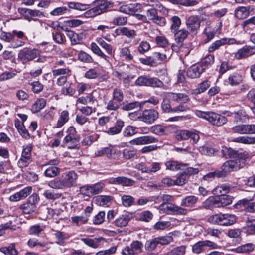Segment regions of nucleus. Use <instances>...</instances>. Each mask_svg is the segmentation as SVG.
Here are the masks:
<instances>
[{"label": "nucleus", "instance_id": "nucleus-43", "mask_svg": "<svg viewBox=\"0 0 255 255\" xmlns=\"http://www.w3.org/2000/svg\"><path fill=\"white\" fill-rule=\"evenodd\" d=\"M234 114V122L237 123L244 122L246 119V112L243 110H239L235 112Z\"/></svg>", "mask_w": 255, "mask_h": 255}, {"label": "nucleus", "instance_id": "nucleus-58", "mask_svg": "<svg viewBox=\"0 0 255 255\" xmlns=\"http://www.w3.org/2000/svg\"><path fill=\"white\" fill-rule=\"evenodd\" d=\"M159 244L157 238L148 240L145 244V248L149 251L154 250Z\"/></svg>", "mask_w": 255, "mask_h": 255}, {"label": "nucleus", "instance_id": "nucleus-54", "mask_svg": "<svg viewBox=\"0 0 255 255\" xmlns=\"http://www.w3.org/2000/svg\"><path fill=\"white\" fill-rule=\"evenodd\" d=\"M210 86V82L205 80L198 85V87L195 90L194 93L198 94L204 92Z\"/></svg>", "mask_w": 255, "mask_h": 255}, {"label": "nucleus", "instance_id": "nucleus-44", "mask_svg": "<svg viewBox=\"0 0 255 255\" xmlns=\"http://www.w3.org/2000/svg\"><path fill=\"white\" fill-rule=\"evenodd\" d=\"M45 227L39 224H36L30 227L28 234L31 235L39 236L40 233L44 230Z\"/></svg>", "mask_w": 255, "mask_h": 255}, {"label": "nucleus", "instance_id": "nucleus-21", "mask_svg": "<svg viewBox=\"0 0 255 255\" xmlns=\"http://www.w3.org/2000/svg\"><path fill=\"white\" fill-rule=\"evenodd\" d=\"M166 96L167 98L172 100V101L179 103H185L189 99L187 95L183 93L168 92L166 94Z\"/></svg>", "mask_w": 255, "mask_h": 255}, {"label": "nucleus", "instance_id": "nucleus-19", "mask_svg": "<svg viewBox=\"0 0 255 255\" xmlns=\"http://www.w3.org/2000/svg\"><path fill=\"white\" fill-rule=\"evenodd\" d=\"M172 54V52L169 50H165L162 52H153L151 56L153 57V60H159L161 62H167L168 59L170 58Z\"/></svg>", "mask_w": 255, "mask_h": 255}, {"label": "nucleus", "instance_id": "nucleus-63", "mask_svg": "<svg viewBox=\"0 0 255 255\" xmlns=\"http://www.w3.org/2000/svg\"><path fill=\"white\" fill-rule=\"evenodd\" d=\"M98 43L104 48L109 55H112L113 53L112 47L110 44L106 43L104 40L101 38H99L97 40Z\"/></svg>", "mask_w": 255, "mask_h": 255}, {"label": "nucleus", "instance_id": "nucleus-55", "mask_svg": "<svg viewBox=\"0 0 255 255\" xmlns=\"http://www.w3.org/2000/svg\"><path fill=\"white\" fill-rule=\"evenodd\" d=\"M232 130L234 133L240 134H247L246 124H241L234 126Z\"/></svg>", "mask_w": 255, "mask_h": 255}, {"label": "nucleus", "instance_id": "nucleus-3", "mask_svg": "<svg viewBox=\"0 0 255 255\" xmlns=\"http://www.w3.org/2000/svg\"><path fill=\"white\" fill-rule=\"evenodd\" d=\"M135 84L139 86H151L161 88L163 83L157 78H150L146 76H140L135 81Z\"/></svg>", "mask_w": 255, "mask_h": 255}, {"label": "nucleus", "instance_id": "nucleus-45", "mask_svg": "<svg viewBox=\"0 0 255 255\" xmlns=\"http://www.w3.org/2000/svg\"><path fill=\"white\" fill-rule=\"evenodd\" d=\"M242 80V76L237 73H233L228 77V82L232 86L239 84Z\"/></svg>", "mask_w": 255, "mask_h": 255}, {"label": "nucleus", "instance_id": "nucleus-15", "mask_svg": "<svg viewBox=\"0 0 255 255\" xmlns=\"http://www.w3.org/2000/svg\"><path fill=\"white\" fill-rule=\"evenodd\" d=\"M93 3L101 14L113 6V3L107 0H96Z\"/></svg>", "mask_w": 255, "mask_h": 255}, {"label": "nucleus", "instance_id": "nucleus-60", "mask_svg": "<svg viewBox=\"0 0 255 255\" xmlns=\"http://www.w3.org/2000/svg\"><path fill=\"white\" fill-rule=\"evenodd\" d=\"M105 184L102 182H99L91 185L92 195L98 194L101 193Z\"/></svg>", "mask_w": 255, "mask_h": 255}, {"label": "nucleus", "instance_id": "nucleus-53", "mask_svg": "<svg viewBox=\"0 0 255 255\" xmlns=\"http://www.w3.org/2000/svg\"><path fill=\"white\" fill-rule=\"evenodd\" d=\"M91 50L95 54L103 58L105 60H107L108 56L105 55L100 49L99 46L95 43H92L91 44Z\"/></svg>", "mask_w": 255, "mask_h": 255}, {"label": "nucleus", "instance_id": "nucleus-61", "mask_svg": "<svg viewBox=\"0 0 255 255\" xmlns=\"http://www.w3.org/2000/svg\"><path fill=\"white\" fill-rule=\"evenodd\" d=\"M148 173H155L160 170L161 163L159 162H148Z\"/></svg>", "mask_w": 255, "mask_h": 255}, {"label": "nucleus", "instance_id": "nucleus-25", "mask_svg": "<svg viewBox=\"0 0 255 255\" xmlns=\"http://www.w3.org/2000/svg\"><path fill=\"white\" fill-rule=\"evenodd\" d=\"M255 248V245L252 243L242 245L232 250L237 253L247 254L253 252Z\"/></svg>", "mask_w": 255, "mask_h": 255}, {"label": "nucleus", "instance_id": "nucleus-27", "mask_svg": "<svg viewBox=\"0 0 255 255\" xmlns=\"http://www.w3.org/2000/svg\"><path fill=\"white\" fill-rule=\"evenodd\" d=\"M164 209L174 214L185 215L187 213L186 209L172 204H167Z\"/></svg>", "mask_w": 255, "mask_h": 255}, {"label": "nucleus", "instance_id": "nucleus-46", "mask_svg": "<svg viewBox=\"0 0 255 255\" xmlns=\"http://www.w3.org/2000/svg\"><path fill=\"white\" fill-rule=\"evenodd\" d=\"M249 15V11L245 7H240L235 11L236 17L240 19L246 18Z\"/></svg>", "mask_w": 255, "mask_h": 255}, {"label": "nucleus", "instance_id": "nucleus-16", "mask_svg": "<svg viewBox=\"0 0 255 255\" xmlns=\"http://www.w3.org/2000/svg\"><path fill=\"white\" fill-rule=\"evenodd\" d=\"M228 155L230 157L236 158L235 160H239V163H245V160L249 158V154L246 151L243 152H239V151H236L232 149H228Z\"/></svg>", "mask_w": 255, "mask_h": 255}, {"label": "nucleus", "instance_id": "nucleus-35", "mask_svg": "<svg viewBox=\"0 0 255 255\" xmlns=\"http://www.w3.org/2000/svg\"><path fill=\"white\" fill-rule=\"evenodd\" d=\"M46 104V101L44 98H40L32 105L31 111L33 113H37L43 109Z\"/></svg>", "mask_w": 255, "mask_h": 255}, {"label": "nucleus", "instance_id": "nucleus-6", "mask_svg": "<svg viewBox=\"0 0 255 255\" xmlns=\"http://www.w3.org/2000/svg\"><path fill=\"white\" fill-rule=\"evenodd\" d=\"M39 55V51L37 49L24 48L19 51L18 54V58L24 63L29 61L33 60L36 58Z\"/></svg>", "mask_w": 255, "mask_h": 255}, {"label": "nucleus", "instance_id": "nucleus-9", "mask_svg": "<svg viewBox=\"0 0 255 255\" xmlns=\"http://www.w3.org/2000/svg\"><path fill=\"white\" fill-rule=\"evenodd\" d=\"M159 117V113L153 109H146L142 111L141 121L147 124L153 123Z\"/></svg>", "mask_w": 255, "mask_h": 255}, {"label": "nucleus", "instance_id": "nucleus-12", "mask_svg": "<svg viewBox=\"0 0 255 255\" xmlns=\"http://www.w3.org/2000/svg\"><path fill=\"white\" fill-rule=\"evenodd\" d=\"M32 192V187L27 186L23 188L22 190L17 192L9 197V200L12 202H17L22 200L27 197Z\"/></svg>", "mask_w": 255, "mask_h": 255}, {"label": "nucleus", "instance_id": "nucleus-10", "mask_svg": "<svg viewBox=\"0 0 255 255\" xmlns=\"http://www.w3.org/2000/svg\"><path fill=\"white\" fill-rule=\"evenodd\" d=\"M244 166V163H239V160H231L226 161L222 166V170L225 173L236 171L243 168Z\"/></svg>", "mask_w": 255, "mask_h": 255}, {"label": "nucleus", "instance_id": "nucleus-34", "mask_svg": "<svg viewBox=\"0 0 255 255\" xmlns=\"http://www.w3.org/2000/svg\"><path fill=\"white\" fill-rule=\"evenodd\" d=\"M71 223L76 226H80L86 224L88 221V216L87 215L74 216L71 217Z\"/></svg>", "mask_w": 255, "mask_h": 255}, {"label": "nucleus", "instance_id": "nucleus-24", "mask_svg": "<svg viewBox=\"0 0 255 255\" xmlns=\"http://www.w3.org/2000/svg\"><path fill=\"white\" fill-rule=\"evenodd\" d=\"M140 7V4H130L122 5L120 7V11L126 14L134 15L136 13L137 8Z\"/></svg>", "mask_w": 255, "mask_h": 255}, {"label": "nucleus", "instance_id": "nucleus-56", "mask_svg": "<svg viewBox=\"0 0 255 255\" xmlns=\"http://www.w3.org/2000/svg\"><path fill=\"white\" fill-rule=\"evenodd\" d=\"M137 128L132 126H128L126 127L123 132L124 137H131L136 133V129Z\"/></svg>", "mask_w": 255, "mask_h": 255}, {"label": "nucleus", "instance_id": "nucleus-11", "mask_svg": "<svg viewBox=\"0 0 255 255\" xmlns=\"http://www.w3.org/2000/svg\"><path fill=\"white\" fill-rule=\"evenodd\" d=\"M207 121L213 125L221 126L226 123L227 119L225 116L220 114L214 112H210Z\"/></svg>", "mask_w": 255, "mask_h": 255}, {"label": "nucleus", "instance_id": "nucleus-32", "mask_svg": "<svg viewBox=\"0 0 255 255\" xmlns=\"http://www.w3.org/2000/svg\"><path fill=\"white\" fill-rule=\"evenodd\" d=\"M197 151H198L202 155L207 156L213 155L217 152V151H216L214 148L208 146H203L200 147L198 150H195L194 149V152H192V154L194 153L197 155L198 153L196 152Z\"/></svg>", "mask_w": 255, "mask_h": 255}, {"label": "nucleus", "instance_id": "nucleus-39", "mask_svg": "<svg viewBox=\"0 0 255 255\" xmlns=\"http://www.w3.org/2000/svg\"><path fill=\"white\" fill-rule=\"evenodd\" d=\"M130 220L128 215H122L117 218L114 221L115 226L118 227H123L127 226Z\"/></svg>", "mask_w": 255, "mask_h": 255}, {"label": "nucleus", "instance_id": "nucleus-51", "mask_svg": "<svg viewBox=\"0 0 255 255\" xmlns=\"http://www.w3.org/2000/svg\"><path fill=\"white\" fill-rule=\"evenodd\" d=\"M78 59L84 63H92L93 61L92 57L83 51H80L78 54Z\"/></svg>", "mask_w": 255, "mask_h": 255}, {"label": "nucleus", "instance_id": "nucleus-49", "mask_svg": "<svg viewBox=\"0 0 255 255\" xmlns=\"http://www.w3.org/2000/svg\"><path fill=\"white\" fill-rule=\"evenodd\" d=\"M122 204L124 207H128L133 205L135 199L132 196L124 195L121 198Z\"/></svg>", "mask_w": 255, "mask_h": 255}, {"label": "nucleus", "instance_id": "nucleus-5", "mask_svg": "<svg viewBox=\"0 0 255 255\" xmlns=\"http://www.w3.org/2000/svg\"><path fill=\"white\" fill-rule=\"evenodd\" d=\"M59 163L57 159L50 160L47 163L42 165V167H46L44 170V175L46 177L53 178L57 176L60 172V169L56 166Z\"/></svg>", "mask_w": 255, "mask_h": 255}, {"label": "nucleus", "instance_id": "nucleus-40", "mask_svg": "<svg viewBox=\"0 0 255 255\" xmlns=\"http://www.w3.org/2000/svg\"><path fill=\"white\" fill-rule=\"evenodd\" d=\"M222 225L229 226L233 224L236 221V217L232 214H223Z\"/></svg>", "mask_w": 255, "mask_h": 255}, {"label": "nucleus", "instance_id": "nucleus-50", "mask_svg": "<svg viewBox=\"0 0 255 255\" xmlns=\"http://www.w3.org/2000/svg\"><path fill=\"white\" fill-rule=\"evenodd\" d=\"M66 35L70 39L72 45L77 44L80 43L81 39H80L79 35L74 31L67 30L66 31Z\"/></svg>", "mask_w": 255, "mask_h": 255}, {"label": "nucleus", "instance_id": "nucleus-4", "mask_svg": "<svg viewBox=\"0 0 255 255\" xmlns=\"http://www.w3.org/2000/svg\"><path fill=\"white\" fill-rule=\"evenodd\" d=\"M232 197L226 195L216 198H209L206 200L205 204H209L215 208H220L231 204L232 203Z\"/></svg>", "mask_w": 255, "mask_h": 255}, {"label": "nucleus", "instance_id": "nucleus-13", "mask_svg": "<svg viewBox=\"0 0 255 255\" xmlns=\"http://www.w3.org/2000/svg\"><path fill=\"white\" fill-rule=\"evenodd\" d=\"M109 182L112 184L121 185L124 186H132L135 183L133 180L124 176L111 178L109 179Z\"/></svg>", "mask_w": 255, "mask_h": 255}, {"label": "nucleus", "instance_id": "nucleus-64", "mask_svg": "<svg viewBox=\"0 0 255 255\" xmlns=\"http://www.w3.org/2000/svg\"><path fill=\"white\" fill-rule=\"evenodd\" d=\"M247 98L248 100L253 104V111L255 113V88L251 89L248 93Z\"/></svg>", "mask_w": 255, "mask_h": 255}, {"label": "nucleus", "instance_id": "nucleus-57", "mask_svg": "<svg viewBox=\"0 0 255 255\" xmlns=\"http://www.w3.org/2000/svg\"><path fill=\"white\" fill-rule=\"evenodd\" d=\"M223 214H217L210 216L208 221L213 224H219L222 225Z\"/></svg>", "mask_w": 255, "mask_h": 255}, {"label": "nucleus", "instance_id": "nucleus-1", "mask_svg": "<svg viewBox=\"0 0 255 255\" xmlns=\"http://www.w3.org/2000/svg\"><path fill=\"white\" fill-rule=\"evenodd\" d=\"M78 174L74 171H66L58 177L48 183L49 187L54 189L63 190L70 188L76 184Z\"/></svg>", "mask_w": 255, "mask_h": 255}, {"label": "nucleus", "instance_id": "nucleus-41", "mask_svg": "<svg viewBox=\"0 0 255 255\" xmlns=\"http://www.w3.org/2000/svg\"><path fill=\"white\" fill-rule=\"evenodd\" d=\"M43 196L48 200H55L61 198L62 196L61 193L56 192L53 190H46L43 193Z\"/></svg>", "mask_w": 255, "mask_h": 255}, {"label": "nucleus", "instance_id": "nucleus-29", "mask_svg": "<svg viewBox=\"0 0 255 255\" xmlns=\"http://www.w3.org/2000/svg\"><path fill=\"white\" fill-rule=\"evenodd\" d=\"M0 252L5 255H18V251L15 248V243H11L7 247L0 248Z\"/></svg>", "mask_w": 255, "mask_h": 255}, {"label": "nucleus", "instance_id": "nucleus-8", "mask_svg": "<svg viewBox=\"0 0 255 255\" xmlns=\"http://www.w3.org/2000/svg\"><path fill=\"white\" fill-rule=\"evenodd\" d=\"M97 156H105L109 159L117 158L120 155V151L112 146L102 148L95 152Z\"/></svg>", "mask_w": 255, "mask_h": 255}, {"label": "nucleus", "instance_id": "nucleus-18", "mask_svg": "<svg viewBox=\"0 0 255 255\" xmlns=\"http://www.w3.org/2000/svg\"><path fill=\"white\" fill-rule=\"evenodd\" d=\"M165 165L167 169L173 171L184 170L187 168V165L177 161L170 160L165 162Z\"/></svg>", "mask_w": 255, "mask_h": 255}, {"label": "nucleus", "instance_id": "nucleus-22", "mask_svg": "<svg viewBox=\"0 0 255 255\" xmlns=\"http://www.w3.org/2000/svg\"><path fill=\"white\" fill-rule=\"evenodd\" d=\"M169 128L170 127L155 125L150 127V131L157 135H163L169 132Z\"/></svg>", "mask_w": 255, "mask_h": 255}, {"label": "nucleus", "instance_id": "nucleus-48", "mask_svg": "<svg viewBox=\"0 0 255 255\" xmlns=\"http://www.w3.org/2000/svg\"><path fill=\"white\" fill-rule=\"evenodd\" d=\"M36 205H34L28 201L23 204L20 206V209L25 214H30L36 210Z\"/></svg>", "mask_w": 255, "mask_h": 255}, {"label": "nucleus", "instance_id": "nucleus-17", "mask_svg": "<svg viewBox=\"0 0 255 255\" xmlns=\"http://www.w3.org/2000/svg\"><path fill=\"white\" fill-rule=\"evenodd\" d=\"M158 142V139L153 136L145 135L140 136L133 139L131 141L132 144L141 145L150 143H156Z\"/></svg>", "mask_w": 255, "mask_h": 255}, {"label": "nucleus", "instance_id": "nucleus-37", "mask_svg": "<svg viewBox=\"0 0 255 255\" xmlns=\"http://www.w3.org/2000/svg\"><path fill=\"white\" fill-rule=\"evenodd\" d=\"M172 33L174 34L175 40L177 43L182 42L188 35V32L184 29L173 31Z\"/></svg>", "mask_w": 255, "mask_h": 255}, {"label": "nucleus", "instance_id": "nucleus-7", "mask_svg": "<svg viewBox=\"0 0 255 255\" xmlns=\"http://www.w3.org/2000/svg\"><path fill=\"white\" fill-rule=\"evenodd\" d=\"M18 12L24 14L25 19L29 22L31 20L36 21L38 18L44 16L43 12L37 9L19 8Z\"/></svg>", "mask_w": 255, "mask_h": 255}, {"label": "nucleus", "instance_id": "nucleus-42", "mask_svg": "<svg viewBox=\"0 0 255 255\" xmlns=\"http://www.w3.org/2000/svg\"><path fill=\"white\" fill-rule=\"evenodd\" d=\"M205 67L200 63L192 65V78H198L205 71Z\"/></svg>", "mask_w": 255, "mask_h": 255}, {"label": "nucleus", "instance_id": "nucleus-2", "mask_svg": "<svg viewBox=\"0 0 255 255\" xmlns=\"http://www.w3.org/2000/svg\"><path fill=\"white\" fill-rule=\"evenodd\" d=\"M68 134L64 137L63 146L69 149H76L79 146L80 136L77 134L75 128L70 127L67 129Z\"/></svg>", "mask_w": 255, "mask_h": 255}, {"label": "nucleus", "instance_id": "nucleus-14", "mask_svg": "<svg viewBox=\"0 0 255 255\" xmlns=\"http://www.w3.org/2000/svg\"><path fill=\"white\" fill-rule=\"evenodd\" d=\"M255 53V47L245 46L239 49L235 53V57L237 59H241L249 57Z\"/></svg>", "mask_w": 255, "mask_h": 255}, {"label": "nucleus", "instance_id": "nucleus-38", "mask_svg": "<svg viewBox=\"0 0 255 255\" xmlns=\"http://www.w3.org/2000/svg\"><path fill=\"white\" fill-rule=\"evenodd\" d=\"M69 119V112L67 110H63L60 114L57 121V126L58 128L62 127Z\"/></svg>", "mask_w": 255, "mask_h": 255}, {"label": "nucleus", "instance_id": "nucleus-47", "mask_svg": "<svg viewBox=\"0 0 255 255\" xmlns=\"http://www.w3.org/2000/svg\"><path fill=\"white\" fill-rule=\"evenodd\" d=\"M120 55L128 61L131 60L133 58V56L131 54L129 47H123L121 48L120 50Z\"/></svg>", "mask_w": 255, "mask_h": 255}, {"label": "nucleus", "instance_id": "nucleus-59", "mask_svg": "<svg viewBox=\"0 0 255 255\" xmlns=\"http://www.w3.org/2000/svg\"><path fill=\"white\" fill-rule=\"evenodd\" d=\"M150 49V45L147 41H141L138 47V51L140 54H144Z\"/></svg>", "mask_w": 255, "mask_h": 255}, {"label": "nucleus", "instance_id": "nucleus-26", "mask_svg": "<svg viewBox=\"0 0 255 255\" xmlns=\"http://www.w3.org/2000/svg\"><path fill=\"white\" fill-rule=\"evenodd\" d=\"M124 126V122L121 120H118L116 121L115 126L110 128L106 132L110 135L117 134L120 133Z\"/></svg>", "mask_w": 255, "mask_h": 255}, {"label": "nucleus", "instance_id": "nucleus-62", "mask_svg": "<svg viewBox=\"0 0 255 255\" xmlns=\"http://www.w3.org/2000/svg\"><path fill=\"white\" fill-rule=\"evenodd\" d=\"M241 233V232L240 229H231L228 231V236L230 238L236 239V241L239 243L241 241V238L240 237Z\"/></svg>", "mask_w": 255, "mask_h": 255}, {"label": "nucleus", "instance_id": "nucleus-33", "mask_svg": "<svg viewBox=\"0 0 255 255\" xmlns=\"http://www.w3.org/2000/svg\"><path fill=\"white\" fill-rule=\"evenodd\" d=\"M230 187L225 185L223 184L215 187L212 191L213 194L217 197L226 195L229 192Z\"/></svg>", "mask_w": 255, "mask_h": 255}, {"label": "nucleus", "instance_id": "nucleus-31", "mask_svg": "<svg viewBox=\"0 0 255 255\" xmlns=\"http://www.w3.org/2000/svg\"><path fill=\"white\" fill-rule=\"evenodd\" d=\"M104 238H98L92 239L88 238H81V240L88 246L93 248H97L99 246L100 243L101 241H103Z\"/></svg>", "mask_w": 255, "mask_h": 255}, {"label": "nucleus", "instance_id": "nucleus-30", "mask_svg": "<svg viewBox=\"0 0 255 255\" xmlns=\"http://www.w3.org/2000/svg\"><path fill=\"white\" fill-rule=\"evenodd\" d=\"M76 122L81 125H83L86 124L87 122H88L89 124L90 125V127L88 128L87 130L89 132H93V130L95 128V125L93 123H91L88 121V118L83 115L78 114L76 117Z\"/></svg>", "mask_w": 255, "mask_h": 255}, {"label": "nucleus", "instance_id": "nucleus-23", "mask_svg": "<svg viewBox=\"0 0 255 255\" xmlns=\"http://www.w3.org/2000/svg\"><path fill=\"white\" fill-rule=\"evenodd\" d=\"M112 197L108 195H99L94 198V203L100 206H109L110 204Z\"/></svg>", "mask_w": 255, "mask_h": 255}, {"label": "nucleus", "instance_id": "nucleus-20", "mask_svg": "<svg viewBox=\"0 0 255 255\" xmlns=\"http://www.w3.org/2000/svg\"><path fill=\"white\" fill-rule=\"evenodd\" d=\"M115 33L117 35H123L131 39L134 38L136 36V33L134 30L130 29L126 27L116 29Z\"/></svg>", "mask_w": 255, "mask_h": 255}, {"label": "nucleus", "instance_id": "nucleus-36", "mask_svg": "<svg viewBox=\"0 0 255 255\" xmlns=\"http://www.w3.org/2000/svg\"><path fill=\"white\" fill-rule=\"evenodd\" d=\"M54 235L56 239V243L61 246H63L65 241L70 237L68 234L59 231H56Z\"/></svg>", "mask_w": 255, "mask_h": 255}, {"label": "nucleus", "instance_id": "nucleus-52", "mask_svg": "<svg viewBox=\"0 0 255 255\" xmlns=\"http://www.w3.org/2000/svg\"><path fill=\"white\" fill-rule=\"evenodd\" d=\"M68 6L71 9H74L80 11H84L88 8V5L75 2H69Z\"/></svg>", "mask_w": 255, "mask_h": 255}, {"label": "nucleus", "instance_id": "nucleus-28", "mask_svg": "<svg viewBox=\"0 0 255 255\" xmlns=\"http://www.w3.org/2000/svg\"><path fill=\"white\" fill-rule=\"evenodd\" d=\"M232 141L244 144H254L255 143V137L249 136H241L235 138Z\"/></svg>", "mask_w": 255, "mask_h": 255}]
</instances>
